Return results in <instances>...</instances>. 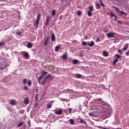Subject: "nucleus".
<instances>
[{"label":"nucleus","mask_w":129,"mask_h":129,"mask_svg":"<svg viewBox=\"0 0 129 129\" xmlns=\"http://www.w3.org/2000/svg\"><path fill=\"white\" fill-rule=\"evenodd\" d=\"M48 74V72L43 71L42 72L41 75L38 78V81L39 83H41V80L43 79V77H45V75Z\"/></svg>","instance_id":"nucleus-1"},{"label":"nucleus","mask_w":129,"mask_h":129,"mask_svg":"<svg viewBox=\"0 0 129 129\" xmlns=\"http://www.w3.org/2000/svg\"><path fill=\"white\" fill-rule=\"evenodd\" d=\"M92 12H93V7L90 6L89 7V11L87 12V15H88V17L92 16Z\"/></svg>","instance_id":"nucleus-2"},{"label":"nucleus","mask_w":129,"mask_h":129,"mask_svg":"<svg viewBox=\"0 0 129 129\" xmlns=\"http://www.w3.org/2000/svg\"><path fill=\"white\" fill-rule=\"evenodd\" d=\"M114 35H115L114 32H110V33L107 34V37L109 39H110V38H114Z\"/></svg>","instance_id":"nucleus-3"},{"label":"nucleus","mask_w":129,"mask_h":129,"mask_svg":"<svg viewBox=\"0 0 129 129\" xmlns=\"http://www.w3.org/2000/svg\"><path fill=\"white\" fill-rule=\"evenodd\" d=\"M68 55V53H67V52L64 51L62 55V59L63 60H66V59H67V56Z\"/></svg>","instance_id":"nucleus-4"},{"label":"nucleus","mask_w":129,"mask_h":129,"mask_svg":"<svg viewBox=\"0 0 129 129\" xmlns=\"http://www.w3.org/2000/svg\"><path fill=\"white\" fill-rule=\"evenodd\" d=\"M110 17L112 18V19H113L115 21H117V20H116V19H117V17H116V16H115V15H114V14H113V13H110Z\"/></svg>","instance_id":"nucleus-5"},{"label":"nucleus","mask_w":129,"mask_h":129,"mask_svg":"<svg viewBox=\"0 0 129 129\" xmlns=\"http://www.w3.org/2000/svg\"><path fill=\"white\" fill-rule=\"evenodd\" d=\"M22 53H24L23 54V56L24 57H25V58H27V59H29V53H28L27 52H22Z\"/></svg>","instance_id":"nucleus-6"},{"label":"nucleus","mask_w":129,"mask_h":129,"mask_svg":"<svg viewBox=\"0 0 129 129\" xmlns=\"http://www.w3.org/2000/svg\"><path fill=\"white\" fill-rule=\"evenodd\" d=\"M49 40H50V37H46V39L44 42V46H47V45H48V42H49Z\"/></svg>","instance_id":"nucleus-7"},{"label":"nucleus","mask_w":129,"mask_h":129,"mask_svg":"<svg viewBox=\"0 0 129 129\" xmlns=\"http://www.w3.org/2000/svg\"><path fill=\"white\" fill-rule=\"evenodd\" d=\"M10 104H11V105H16L17 103L15 100H12L10 102Z\"/></svg>","instance_id":"nucleus-8"},{"label":"nucleus","mask_w":129,"mask_h":129,"mask_svg":"<svg viewBox=\"0 0 129 129\" xmlns=\"http://www.w3.org/2000/svg\"><path fill=\"white\" fill-rule=\"evenodd\" d=\"M24 103H25V104H29V98L28 97L25 98V99H24Z\"/></svg>","instance_id":"nucleus-9"},{"label":"nucleus","mask_w":129,"mask_h":129,"mask_svg":"<svg viewBox=\"0 0 129 129\" xmlns=\"http://www.w3.org/2000/svg\"><path fill=\"white\" fill-rule=\"evenodd\" d=\"M89 47H93V46H94V42L91 41V42H88Z\"/></svg>","instance_id":"nucleus-10"},{"label":"nucleus","mask_w":129,"mask_h":129,"mask_svg":"<svg viewBox=\"0 0 129 129\" xmlns=\"http://www.w3.org/2000/svg\"><path fill=\"white\" fill-rule=\"evenodd\" d=\"M39 21H36L34 24V26L35 27L36 29H37V28H38V26H39Z\"/></svg>","instance_id":"nucleus-11"},{"label":"nucleus","mask_w":129,"mask_h":129,"mask_svg":"<svg viewBox=\"0 0 129 129\" xmlns=\"http://www.w3.org/2000/svg\"><path fill=\"white\" fill-rule=\"evenodd\" d=\"M55 40H56V37H55V34H54V33H52V36H51V41L52 42H54V41H55Z\"/></svg>","instance_id":"nucleus-12"},{"label":"nucleus","mask_w":129,"mask_h":129,"mask_svg":"<svg viewBox=\"0 0 129 129\" xmlns=\"http://www.w3.org/2000/svg\"><path fill=\"white\" fill-rule=\"evenodd\" d=\"M55 114H57L58 115H60L61 114H62V110H59L58 111H56L55 112Z\"/></svg>","instance_id":"nucleus-13"},{"label":"nucleus","mask_w":129,"mask_h":129,"mask_svg":"<svg viewBox=\"0 0 129 129\" xmlns=\"http://www.w3.org/2000/svg\"><path fill=\"white\" fill-rule=\"evenodd\" d=\"M7 67L6 66H5L4 64H1L0 66V70H4V69H6V68Z\"/></svg>","instance_id":"nucleus-14"},{"label":"nucleus","mask_w":129,"mask_h":129,"mask_svg":"<svg viewBox=\"0 0 129 129\" xmlns=\"http://www.w3.org/2000/svg\"><path fill=\"white\" fill-rule=\"evenodd\" d=\"M49 20H50V17L49 16L47 17L45 25H48V24H49Z\"/></svg>","instance_id":"nucleus-15"},{"label":"nucleus","mask_w":129,"mask_h":129,"mask_svg":"<svg viewBox=\"0 0 129 129\" xmlns=\"http://www.w3.org/2000/svg\"><path fill=\"white\" fill-rule=\"evenodd\" d=\"M103 55L104 56V57H108V53H107V52L106 51H103Z\"/></svg>","instance_id":"nucleus-16"},{"label":"nucleus","mask_w":129,"mask_h":129,"mask_svg":"<svg viewBox=\"0 0 129 129\" xmlns=\"http://www.w3.org/2000/svg\"><path fill=\"white\" fill-rule=\"evenodd\" d=\"M27 48H32L33 47V45L31 42H28L27 45Z\"/></svg>","instance_id":"nucleus-17"},{"label":"nucleus","mask_w":129,"mask_h":129,"mask_svg":"<svg viewBox=\"0 0 129 129\" xmlns=\"http://www.w3.org/2000/svg\"><path fill=\"white\" fill-rule=\"evenodd\" d=\"M118 13H119L120 15H124V16H126V13L123 11H119Z\"/></svg>","instance_id":"nucleus-18"},{"label":"nucleus","mask_w":129,"mask_h":129,"mask_svg":"<svg viewBox=\"0 0 129 129\" xmlns=\"http://www.w3.org/2000/svg\"><path fill=\"white\" fill-rule=\"evenodd\" d=\"M60 49V46L57 45L55 48V52H58L59 51V49Z\"/></svg>","instance_id":"nucleus-19"},{"label":"nucleus","mask_w":129,"mask_h":129,"mask_svg":"<svg viewBox=\"0 0 129 129\" xmlns=\"http://www.w3.org/2000/svg\"><path fill=\"white\" fill-rule=\"evenodd\" d=\"M117 62H118V59L117 58H116L115 59V60H114L113 61V65L114 66H115V63Z\"/></svg>","instance_id":"nucleus-20"},{"label":"nucleus","mask_w":129,"mask_h":129,"mask_svg":"<svg viewBox=\"0 0 129 129\" xmlns=\"http://www.w3.org/2000/svg\"><path fill=\"white\" fill-rule=\"evenodd\" d=\"M41 18V14H39L37 15V22H40V18Z\"/></svg>","instance_id":"nucleus-21"},{"label":"nucleus","mask_w":129,"mask_h":129,"mask_svg":"<svg viewBox=\"0 0 129 129\" xmlns=\"http://www.w3.org/2000/svg\"><path fill=\"white\" fill-rule=\"evenodd\" d=\"M69 122H70L71 124H74V120L73 119H70Z\"/></svg>","instance_id":"nucleus-22"},{"label":"nucleus","mask_w":129,"mask_h":129,"mask_svg":"<svg viewBox=\"0 0 129 129\" xmlns=\"http://www.w3.org/2000/svg\"><path fill=\"white\" fill-rule=\"evenodd\" d=\"M24 123H25V122H21L19 123L17 126V127H20V126H22V125H24Z\"/></svg>","instance_id":"nucleus-23"},{"label":"nucleus","mask_w":129,"mask_h":129,"mask_svg":"<svg viewBox=\"0 0 129 129\" xmlns=\"http://www.w3.org/2000/svg\"><path fill=\"white\" fill-rule=\"evenodd\" d=\"M96 8L97 9V10H99V9H100V5L98 3L96 4Z\"/></svg>","instance_id":"nucleus-24"},{"label":"nucleus","mask_w":129,"mask_h":129,"mask_svg":"<svg viewBox=\"0 0 129 129\" xmlns=\"http://www.w3.org/2000/svg\"><path fill=\"white\" fill-rule=\"evenodd\" d=\"M73 64H77V63H78V60L73 59Z\"/></svg>","instance_id":"nucleus-25"},{"label":"nucleus","mask_w":129,"mask_h":129,"mask_svg":"<svg viewBox=\"0 0 129 129\" xmlns=\"http://www.w3.org/2000/svg\"><path fill=\"white\" fill-rule=\"evenodd\" d=\"M76 76H77V78H81V77H82V75H81L79 74H77L76 75Z\"/></svg>","instance_id":"nucleus-26"},{"label":"nucleus","mask_w":129,"mask_h":129,"mask_svg":"<svg viewBox=\"0 0 129 129\" xmlns=\"http://www.w3.org/2000/svg\"><path fill=\"white\" fill-rule=\"evenodd\" d=\"M67 91H71L72 92L73 91V90H70L69 89H66V90H64V92L65 93H66L67 92Z\"/></svg>","instance_id":"nucleus-27"},{"label":"nucleus","mask_w":129,"mask_h":129,"mask_svg":"<svg viewBox=\"0 0 129 129\" xmlns=\"http://www.w3.org/2000/svg\"><path fill=\"white\" fill-rule=\"evenodd\" d=\"M71 0H67L66 4H64V6H69V4H70Z\"/></svg>","instance_id":"nucleus-28"},{"label":"nucleus","mask_w":129,"mask_h":129,"mask_svg":"<svg viewBox=\"0 0 129 129\" xmlns=\"http://www.w3.org/2000/svg\"><path fill=\"white\" fill-rule=\"evenodd\" d=\"M27 84L28 86H31V85H32V81L31 80H29Z\"/></svg>","instance_id":"nucleus-29"},{"label":"nucleus","mask_w":129,"mask_h":129,"mask_svg":"<svg viewBox=\"0 0 129 129\" xmlns=\"http://www.w3.org/2000/svg\"><path fill=\"white\" fill-rule=\"evenodd\" d=\"M97 127H98V128H101V129H109L108 128L103 127L101 126H97Z\"/></svg>","instance_id":"nucleus-30"},{"label":"nucleus","mask_w":129,"mask_h":129,"mask_svg":"<svg viewBox=\"0 0 129 129\" xmlns=\"http://www.w3.org/2000/svg\"><path fill=\"white\" fill-rule=\"evenodd\" d=\"M82 44L83 46H87V43L85 41H83L82 42Z\"/></svg>","instance_id":"nucleus-31"},{"label":"nucleus","mask_w":129,"mask_h":129,"mask_svg":"<svg viewBox=\"0 0 129 129\" xmlns=\"http://www.w3.org/2000/svg\"><path fill=\"white\" fill-rule=\"evenodd\" d=\"M97 100L98 101H99L100 102H102V103H104V102H103V101H102L101 98H98V99H97Z\"/></svg>","instance_id":"nucleus-32"},{"label":"nucleus","mask_w":129,"mask_h":129,"mask_svg":"<svg viewBox=\"0 0 129 129\" xmlns=\"http://www.w3.org/2000/svg\"><path fill=\"white\" fill-rule=\"evenodd\" d=\"M127 48H128V45H127L126 46L124 47L123 48V50L124 51H126V50H127Z\"/></svg>","instance_id":"nucleus-33"},{"label":"nucleus","mask_w":129,"mask_h":129,"mask_svg":"<svg viewBox=\"0 0 129 129\" xmlns=\"http://www.w3.org/2000/svg\"><path fill=\"white\" fill-rule=\"evenodd\" d=\"M117 52L119 53V54L121 55H122V52H121V50L120 49L117 50Z\"/></svg>","instance_id":"nucleus-34"},{"label":"nucleus","mask_w":129,"mask_h":129,"mask_svg":"<svg viewBox=\"0 0 129 129\" xmlns=\"http://www.w3.org/2000/svg\"><path fill=\"white\" fill-rule=\"evenodd\" d=\"M82 12L80 11H78L77 15L78 16H81Z\"/></svg>","instance_id":"nucleus-35"},{"label":"nucleus","mask_w":129,"mask_h":129,"mask_svg":"<svg viewBox=\"0 0 129 129\" xmlns=\"http://www.w3.org/2000/svg\"><path fill=\"white\" fill-rule=\"evenodd\" d=\"M55 14H56V10H53L52 12V16H55Z\"/></svg>","instance_id":"nucleus-36"},{"label":"nucleus","mask_w":129,"mask_h":129,"mask_svg":"<svg viewBox=\"0 0 129 129\" xmlns=\"http://www.w3.org/2000/svg\"><path fill=\"white\" fill-rule=\"evenodd\" d=\"M47 108H51V107H52V105L47 104Z\"/></svg>","instance_id":"nucleus-37"},{"label":"nucleus","mask_w":129,"mask_h":129,"mask_svg":"<svg viewBox=\"0 0 129 129\" xmlns=\"http://www.w3.org/2000/svg\"><path fill=\"white\" fill-rule=\"evenodd\" d=\"M100 3L101 6H102V7H105V5H104V4H103V3H102V1L101 0H100Z\"/></svg>","instance_id":"nucleus-38"},{"label":"nucleus","mask_w":129,"mask_h":129,"mask_svg":"<svg viewBox=\"0 0 129 129\" xmlns=\"http://www.w3.org/2000/svg\"><path fill=\"white\" fill-rule=\"evenodd\" d=\"M115 56L117 58H120V57H121V56L118 54H116Z\"/></svg>","instance_id":"nucleus-39"},{"label":"nucleus","mask_w":129,"mask_h":129,"mask_svg":"<svg viewBox=\"0 0 129 129\" xmlns=\"http://www.w3.org/2000/svg\"><path fill=\"white\" fill-rule=\"evenodd\" d=\"M27 83V79H23V84H26Z\"/></svg>","instance_id":"nucleus-40"},{"label":"nucleus","mask_w":129,"mask_h":129,"mask_svg":"<svg viewBox=\"0 0 129 129\" xmlns=\"http://www.w3.org/2000/svg\"><path fill=\"white\" fill-rule=\"evenodd\" d=\"M49 76H50V75H48L47 76H46V75H45V76L43 77L45 78L44 80H45V81H46V80L48 79V78H49Z\"/></svg>","instance_id":"nucleus-41"},{"label":"nucleus","mask_w":129,"mask_h":129,"mask_svg":"<svg viewBox=\"0 0 129 129\" xmlns=\"http://www.w3.org/2000/svg\"><path fill=\"white\" fill-rule=\"evenodd\" d=\"M3 45H5V42H0V47H3Z\"/></svg>","instance_id":"nucleus-42"},{"label":"nucleus","mask_w":129,"mask_h":129,"mask_svg":"<svg viewBox=\"0 0 129 129\" xmlns=\"http://www.w3.org/2000/svg\"><path fill=\"white\" fill-rule=\"evenodd\" d=\"M45 82H46V80H43L42 82H41V84L42 85H43V84H44V83H45Z\"/></svg>","instance_id":"nucleus-43"},{"label":"nucleus","mask_w":129,"mask_h":129,"mask_svg":"<svg viewBox=\"0 0 129 129\" xmlns=\"http://www.w3.org/2000/svg\"><path fill=\"white\" fill-rule=\"evenodd\" d=\"M24 89H25V90H28L29 89V88H28V87L27 86H25L24 87Z\"/></svg>","instance_id":"nucleus-44"},{"label":"nucleus","mask_w":129,"mask_h":129,"mask_svg":"<svg viewBox=\"0 0 129 129\" xmlns=\"http://www.w3.org/2000/svg\"><path fill=\"white\" fill-rule=\"evenodd\" d=\"M97 43H98V42H100V39H99V38H97L96 40Z\"/></svg>","instance_id":"nucleus-45"},{"label":"nucleus","mask_w":129,"mask_h":129,"mask_svg":"<svg viewBox=\"0 0 129 129\" xmlns=\"http://www.w3.org/2000/svg\"><path fill=\"white\" fill-rule=\"evenodd\" d=\"M81 122H82L83 123H86V121H83L82 119H81Z\"/></svg>","instance_id":"nucleus-46"},{"label":"nucleus","mask_w":129,"mask_h":129,"mask_svg":"<svg viewBox=\"0 0 129 129\" xmlns=\"http://www.w3.org/2000/svg\"><path fill=\"white\" fill-rule=\"evenodd\" d=\"M114 9L116 11H117V12H119V9H118V8L115 7Z\"/></svg>","instance_id":"nucleus-47"},{"label":"nucleus","mask_w":129,"mask_h":129,"mask_svg":"<svg viewBox=\"0 0 129 129\" xmlns=\"http://www.w3.org/2000/svg\"><path fill=\"white\" fill-rule=\"evenodd\" d=\"M21 32H17V34L18 35V36H20V35H21Z\"/></svg>","instance_id":"nucleus-48"},{"label":"nucleus","mask_w":129,"mask_h":129,"mask_svg":"<svg viewBox=\"0 0 129 129\" xmlns=\"http://www.w3.org/2000/svg\"><path fill=\"white\" fill-rule=\"evenodd\" d=\"M35 99L36 100H37V101H38V95H36L35 96Z\"/></svg>","instance_id":"nucleus-49"},{"label":"nucleus","mask_w":129,"mask_h":129,"mask_svg":"<svg viewBox=\"0 0 129 129\" xmlns=\"http://www.w3.org/2000/svg\"><path fill=\"white\" fill-rule=\"evenodd\" d=\"M38 103H36L34 105V107H37V106H38Z\"/></svg>","instance_id":"nucleus-50"},{"label":"nucleus","mask_w":129,"mask_h":129,"mask_svg":"<svg viewBox=\"0 0 129 129\" xmlns=\"http://www.w3.org/2000/svg\"><path fill=\"white\" fill-rule=\"evenodd\" d=\"M69 110L70 111V113H71V111H72V108H69Z\"/></svg>","instance_id":"nucleus-51"},{"label":"nucleus","mask_w":129,"mask_h":129,"mask_svg":"<svg viewBox=\"0 0 129 129\" xmlns=\"http://www.w3.org/2000/svg\"><path fill=\"white\" fill-rule=\"evenodd\" d=\"M126 55H127V56H128L129 55V51H127L126 53Z\"/></svg>","instance_id":"nucleus-52"},{"label":"nucleus","mask_w":129,"mask_h":129,"mask_svg":"<svg viewBox=\"0 0 129 129\" xmlns=\"http://www.w3.org/2000/svg\"><path fill=\"white\" fill-rule=\"evenodd\" d=\"M89 115H90V116H93V114H92V113H89Z\"/></svg>","instance_id":"nucleus-53"},{"label":"nucleus","mask_w":129,"mask_h":129,"mask_svg":"<svg viewBox=\"0 0 129 129\" xmlns=\"http://www.w3.org/2000/svg\"><path fill=\"white\" fill-rule=\"evenodd\" d=\"M62 15H61V16H60L59 17V20H61V19H62Z\"/></svg>","instance_id":"nucleus-54"},{"label":"nucleus","mask_w":129,"mask_h":129,"mask_svg":"<svg viewBox=\"0 0 129 129\" xmlns=\"http://www.w3.org/2000/svg\"><path fill=\"white\" fill-rule=\"evenodd\" d=\"M119 24H121V21H118Z\"/></svg>","instance_id":"nucleus-55"},{"label":"nucleus","mask_w":129,"mask_h":129,"mask_svg":"<svg viewBox=\"0 0 129 129\" xmlns=\"http://www.w3.org/2000/svg\"><path fill=\"white\" fill-rule=\"evenodd\" d=\"M108 120H106L105 122V123H106V122H107Z\"/></svg>","instance_id":"nucleus-56"},{"label":"nucleus","mask_w":129,"mask_h":129,"mask_svg":"<svg viewBox=\"0 0 129 129\" xmlns=\"http://www.w3.org/2000/svg\"><path fill=\"white\" fill-rule=\"evenodd\" d=\"M27 112H29V110H28Z\"/></svg>","instance_id":"nucleus-57"},{"label":"nucleus","mask_w":129,"mask_h":129,"mask_svg":"<svg viewBox=\"0 0 129 129\" xmlns=\"http://www.w3.org/2000/svg\"><path fill=\"white\" fill-rule=\"evenodd\" d=\"M27 112H29V110H28Z\"/></svg>","instance_id":"nucleus-58"}]
</instances>
